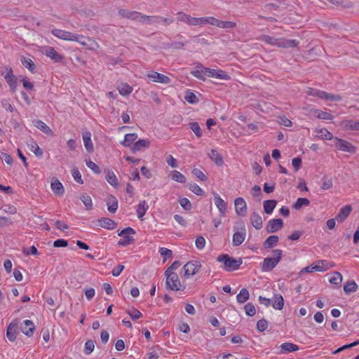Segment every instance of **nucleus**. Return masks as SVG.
Returning <instances> with one entry per match:
<instances>
[{
    "label": "nucleus",
    "mask_w": 359,
    "mask_h": 359,
    "mask_svg": "<svg viewBox=\"0 0 359 359\" xmlns=\"http://www.w3.org/2000/svg\"><path fill=\"white\" fill-rule=\"evenodd\" d=\"M358 289V286L354 280H349L344 285V291L347 294L356 292Z\"/></svg>",
    "instance_id": "c756f323"
},
{
    "label": "nucleus",
    "mask_w": 359,
    "mask_h": 359,
    "mask_svg": "<svg viewBox=\"0 0 359 359\" xmlns=\"http://www.w3.org/2000/svg\"><path fill=\"white\" fill-rule=\"evenodd\" d=\"M34 126L48 135L53 136V132L43 121L37 120L34 122Z\"/></svg>",
    "instance_id": "bb28decb"
},
{
    "label": "nucleus",
    "mask_w": 359,
    "mask_h": 359,
    "mask_svg": "<svg viewBox=\"0 0 359 359\" xmlns=\"http://www.w3.org/2000/svg\"><path fill=\"white\" fill-rule=\"evenodd\" d=\"M189 128L195 133L197 137H201L203 135L202 130L197 122L189 123Z\"/></svg>",
    "instance_id": "de8ad7c7"
},
{
    "label": "nucleus",
    "mask_w": 359,
    "mask_h": 359,
    "mask_svg": "<svg viewBox=\"0 0 359 359\" xmlns=\"http://www.w3.org/2000/svg\"><path fill=\"white\" fill-rule=\"evenodd\" d=\"M137 135L136 133L126 134L124 140L121 142V144L126 147H129L132 145V143L137 140Z\"/></svg>",
    "instance_id": "2f4dec72"
},
{
    "label": "nucleus",
    "mask_w": 359,
    "mask_h": 359,
    "mask_svg": "<svg viewBox=\"0 0 359 359\" xmlns=\"http://www.w3.org/2000/svg\"><path fill=\"white\" fill-rule=\"evenodd\" d=\"M217 260L219 262L223 264L221 268L229 272L238 269L243 263V261L241 258L236 259L232 257H230L227 254H222L219 255L217 257Z\"/></svg>",
    "instance_id": "f03ea898"
},
{
    "label": "nucleus",
    "mask_w": 359,
    "mask_h": 359,
    "mask_svg": "<svg viewBox=\"0 0 359 359\" xmlns=\"http://www.w3.org/2000/svg\"><path fill=\"white\" fill-rule=\"evenodd\" d=\"M344 126L352 130H359V121L347 120L344 122Z\"/></svg>",
    "instance_id": "a18cd8bd"
},
{
    "label": "nucleus",
    "mask_w": 359,
    "mask_h": 359,
    "mask_svg": "<svg viewBox=\"0 0 359 359\" xmlns=\"http://www.w3.org/2000/svg\"><path fill=\"white\" fill-rule=\"evenodd\" d=\"M21 62L22 65L27 68L31 72L34 73L36 69V65L30 58L22 57Z\"/></svg>",
    "instance_id": "a19ab883"
},
{
    "label": "nucleus",
    "mask_w": 359,
    "mask_h": 359,
    "mask_svg": "<svg viewBox=\"0 0 359 359\" xmlns=\"http://www.w3.org/2000/svg\"><path fill=\"white\" fill-rule=\"evenodd\" d=\"M86 165L96 174L101 172L100 167L90 160L86 161Z\"/></svg>",
    "instance_id": "0e129e2a"
},
{
    "label": "nucleus",
    "mask_w": 359,
    "mask_h": 359,
    "mask_svg": "<svg viewBox=\"0 0 359 359\" xmlns=\"http://www.w3.org/2000/svg\"><path fill=\"white\" fill-rule=\"evenodd\" d=\"M318 135L323 140H332V134L325 128H322L318 131Z\"/></svg>",
    "instance_id": "603ef678"
},
{
    "label": "nucleus",
    "mask_w": 359,
    "mask_h": 359,
    "mask_svg": "<svg viewBox=\"0 0 359 359\" xmlns=\"http://www.w3.org/2000/svg\"><path fill=\"white\" fill-rule=\"evenodd\" d=\"M166 276V288L168 290L178 291L184 290L185 286L180 283L178 275L176 273H165Z\"/></svg>",
    "instance_id": "39448f33"
},
{
    "label": "nucleus",
    "mask_w": 359,
    "mask_h": 359,
    "mask_svg": "<svg viewBox=\"0 0 359 359\" xmlns=\"http://www.w3.org/2000/svg\"><path fill=\"white\" fill-rule=\"evenodd\" d=\"M51 189L53 193L59 196H61L64 194L65 189L62 184L58 180H55L51 183Z\"/></svg>",
    "instance_id": "5701e85b"
},
{
    "label": "nucleus",
    "mask_w": 359,
    "mask_h": 359,
    "mask_svg": "<svg viewBox=\"0 0 359 359\" xmlns=\"http://www.w3.org/2000/svg\"><path fill=\"white\" fill-rule=\"evenodd\" d=\"M148 78L154 82L168 84L171 82V79L162 74L151 71L147 74Z\"/></svg>",
    "instance_id": "f8f14e48"
},
{
    "label": "nucleus",
    "mask_w": 359,
    "mask_h": 359,
    "mask_svg": "<svg viewBox=\"0 0 359 359\" xmlns=\"http://www.w3.org/2000/svg\"><path fill=\"white\" fill-rule=\"evenodd\" d=\"M192 173L197 178L200 179L202 181H206L208 180L207 176L201 170L198 168H194L192 170Z\"/></svg>",
    "instance_id": "774afa93"
},
{
    "label": "nucleus",
    "mask_w": 359,
    "mask_h": 359,
    "mask_svg": "<svg viewBox=\"0 0 359 359\" xmlns=\"http://www.w3.org/2000/svg\"><path fill=\"white\" fill-rule=\"evenodd\" d=\"M307 94L313 97H318L319 98L323 99L325 95V91H322L320 90L309 88Z\"/></svg>",
    "instance_id": "bf43d9fd"
},
{
    "label": "nucleus",
    "mask_w": 359,
    "mask_h": 359,
    "mask_svg": "<svg viewBox=\"0 0 359 359\" xmlns=\"http://www.w3.org/2000/svg\"><path fill=\"white\" fill-rule=\"evenodd\" d=\"M205 72H208L207 76L212 77L220 80L228 81L230 79L229 75L226 72L222 69H215L206 68Z\"/></svg>",
    "instance_id": "9d476101"
},
{
    "label": "nucleus",
    "mask_w": 359,
    "mask_h": 359,
    "mask_svg": "<svg viewBox=\"0 0 359 359\" xmlns=\"http://www.w3.org/2000/svg\"><path fill=\"white\" fill-rule=\"evenodd\" d=\"M259 40L265 42L271 46H277L279 48H293L299 44V41L295 39H287L285 38H274L269 35H262Z\"/></svg>",
    "instance_id": "f257e3e1"
},
{
    "label": "nucleus",
    "mask_w": 359,
    "mask_h": 359,
    "mask_svg": "<svg viewBox=\"0 0 359 359\" xmlns=\"http://www.w3.org/2000/svg\"><path fill=\"white\" fill-rule=\"evenodd\" d=\"M151 142L149 140H140L136 142L131 147V151L136 153L137 151H143L144 149L149 147Z\"/></svg>",
    "instance_id": "aec40b11"
},
{
    "label": "nucleus",
    "mask_w": 359,
    "mask_h": 359,
    "mask_svg": "<svg viewBox=\"0 0 359 359\" xmlns=\"http://www.w3.org/2000/svg\"><path fill=\"white\" fill-rule=\"evenodd\" d=\"M51 33L53 36H55V37L59 38L60 39H63V40H66V41H77L83 46L87 45L85 41L79 40L80 38L84 39V37L81 35L74 34L72 32L59 29H52Z\"/></svg>",
    "instance_id": "20e7f679"
},
{
    "label": "nucleus",
    "mask_w": 359,
    "mask_h": 359,
    "mask_svg": "<svg viewBox=\"0 0 359 359\" xmlns=\"http://www.w3.org/2000/svg\"><path fill=\"white\" fill-rule=\"evenodd\" d=\"M273 257L264 258L261 266L262 271L268 272L273 269L280 261L283 255V251L280 249L273 250Z\"/></svg>",
    "instance_id": "7ed1b4c3"
},
{
    "label": "nucleus",
    "mask_w": 359,
    "mask_h": 359,
    "mask_svg": "<svg viewBox=\"0 0 359 359\" xmlns=\"http://www.w3.org/2000/svg\"><path fill=\"white\" fill-rule=\"evenodd\" d=\"M184 100L190 104H196L198 102V99L196 95L190 90L186 92Z\"/></svg>",
    "instance_id": "09e8293b"
},
{
    "label": "nucleus",
    "mask_w": 359,
    "mask_h": 359,
    "mask_svg": "<svg viewBox=\"0 0 359 359\" xmlns=\"http://www.w3.org/2000/svg\"><path fill=\"white\" fill-rule=\"evenodd\" d=\"M207 67H204L201 64H198L195 70H193L191 72V74L196 78L205 81V76H207L208 72H205Z\"/></svg>",
    "instance_id": "412c9836"
},
{
    "label": "nucleus",
    "mask_w": 359,
    "mask_h": 359,
    "mask_svg": "<svg viewBox=\"0 0 359 359\" xmlns=\"http://www.w3.org/2000/svg\"><path fill=\"white\" fill-rule=\"evenodd\" d=\"M185 43L182 41H174L166 45L168 48L182 49L184 47Z\"/></svg>",
    "instance_id": "680f3d73"
},
{
    "label": "nucleus",
    "mask_w": 359,
    "mask_h": 359,
    "mask_svg": "<svg viewBox=\"0 0 359 359\" xmlns=\"http://www.w3.org/2000/svg\"><path fill=\"white\" fill-rule=\"evenodd\" d=\"M209 156L217 165H222L224 163L222 156L216 149H211Z\"/></svg>",
    "instance_id": "72a5a7b5"
},
{
    "label": "nucleus",
    "mask_w": 359,
    "mask_h": 359,
    "mask_svg": "<svg viewBox=\"0 0 359 359\" xmlns=\"http://www.w3.org/2000/svg\"><path fill=\"white\" fill-rule=\"evenodd\" d=\"M31 151L37 156V157H41L43 156V150L39 147L37 143L34 141H32L31 144H29Z\"/></svg>",
    "instance_id": "c03bdc74"
},
{
    "label": "nucleus",
    "mask_w": 359,
    "mask_h": 359,
    "mask_svg": "<svg viewBox=\"0 0 359 359\" xmlns=\"http://www.w3.org/2000/svg\"><path fill=\"white\" fill-rule=\"evenodd\" d=\"M83 140L86 151L89 153L93 151V144L91 140V133L90 131L85 130L82 133Z\"/></svg>",
    "instance_id": "6ab92c4d"
},
{
    "label": "nucleus",
    "mask_w": 359,
    "mask_h": 359,
    "mask_svg": "<svg viewBox=\"0 0 359 359\" xmlns=\"http://www.w3.org/2000/svg\"><path fill=\"white\" fill-rule=\"evenodd\" d=\"M236 23L231 21H223L219 19L217 20L216 27L222 29H232L236 27Z\"/></svg>",
    "instance_id": "4c0bfd02"
},
{
    "label": "nucleus",
    "mask_w": 359,
    "mask_h": 359,
    "mask_svg": "<svg viewBox=\"0 0 359 359\" xmlns=\"http://www.w3.org/2000/svg\"><path fill=\"white\" fill-rule=\"evenodd\" d=\"M244 309H245L246 315L248 316L252 317V316H255L256 313V309L252 303L249 302V303L246 304L244 306Z\"/></svg>",
    "instance_id": "864d4df0"
},
{
    "label": "nucleus",
    "mask_w": 359,
    "mask_h": 359,
    "mask_svg": "<svg viewBox=\"0 0 359 359\" xmlns=\"http://www.w3.org/2000/svg\"><path fill=\"white\" fill-rule=\"evenodd\" d=\"M269 323L266 320L261 319L257 323V329L259 332H264L267 330Z\"/></svg>",
    "instance_id": "13d9d810"
},
{
    "label": "nucleus",
    "mask_w": 359,
    "mask_h": 359,
    "mask_svg": "<svg viewBox=\"0 0 359 359\" xmlns=\"http://www.w3.org/2000/svg\"><path fill=\"white\" fill-rule=\"evenodd\" d=\"M284 306V299L281 294H276L273 298L272 306L277 310H281Z\"/></svg>",
    "instance_id": "cd10ccee"
},
{
    "label": "nucleus",
    "mask_w": 359,
    "mask_h": 359,
    "mask_svg": "<svg viewBox=\"0 0 359 359\" xmlns=\"http://www.w3.org/2000/svg\"><path fill=\"white\" fill-rule=\"evenodd\" d=\"M132 87L127 83L122 84L118 88L119 93L122 95H128L132 93Z\"/></svg>",
    "instance_id": "5fc2aeb1"
},
{
    "label": "nucleus",
    "mask_w": 359,
    "mask_h": 359,
    "mask_svg": "<svg viewBox=\"0 0 359 359\" xmlns=\"http://www.w3.org/2000/svg\"><path fill=\"white\" fill-rule=\"evenodd\" d=\"M236 213L240 216L245 215L247 212V205L243 198H237L234 201Z\"/></svg>",
    "instance_id": "4468645a"
},
{
    "label": "nucleus",
    "mask_w": 359,
    "mask_h": 359,
    "mask_svg": "<svg viewBox=\"0 0 359 359\" xmlns=\"http://www.w3.org/2000/svg\"><path fill=\"white\" fill-rule=\"evenodd\" d=\"M188 187L189 190L198 196H203L205 194L204 191L196 183H190Z\"/></svg>",
    "instance_id": "8fccbe9b"
},
{
    "label": "nucleus",
    "mask_w": 359,
    "mask_h": 359,
    "mask_svg": "<svg viewBox=\"0 0 359 359\" xmlns=\"http://www.w3.org/2000/svg\"><path fill=\"white\" fill-rule=\"evenodd\" d=\"M135 234V231L131 227H127L118 233V236L122 237L118 241V245L120 246H127L135 241V239L130 235Z\"/></svg>",
    "instance_id": "423d86ee"
},
{
    "label": "nucleus",
    "mask_w": 359,
    "mask_h": 359,
    "mask_svg": "<svg viewBox=\"0 0 359 359\" xmlns=\"http://www.w3.org/2000/svg\"><path fill=\"white\" fill-rule=\"evenodd\" d=\"M45 55L50 57L55 62H60L62 60L64 57L58 53L54 48L51 46H47L45 48Z\"/></svg>",
    "instance_id": "2eb2a0df"
},
{
    "label": "nucleus",
    "mask_w": 359,
    "mask_h": 359,
    "mask_svg": "<svg viewBox=\"0 0 359 359\" xmlns=\"http://www.w3.org/2000/svg\"><path fill=\"white\" fill-rule=\"evenodd\" d=\"M177 20L189 25H203L202 18H194L183 12H179L177 13Z\"/></svg>",
    "instance_id": "6e6552de"
},
{
    "label": "nucleus",
    "mask_w": 359,
    "mask_h": 359,
    "mask_svg": "<svg viewBox=\"0 0 359 359\" xmlns=\"http://www.w3.org/2000/svg\"><path fill=\"white\" fill-rule=\"evenodd\" d=\"M277 205V201L276 200H266L263 203V207L264 212L269 215L271 214L274 208Z\"/></svg>",
    "instance_id": "c85d7f7f"
},
{
    "label": "nucleus",
    "mask_w": 359,
    "mask_h": 359,
    "mask_svg": "<svg viewBox=\"0 0 359 359\" xmlns=\"http://www.w3.org/2000/svg\"><path fill=\"white\" fill-rule=\"evenodd\" d=\"M310 204V201L306 198H299L296 202L293 204V208L299 210L303 206H308Z\"/></svg>",
    "instance_id": "ea45409f"
},
{
    "label": "nucleus",
    "mask_w": 359,
    "mask_h": 359,
    "mask_svg": "<svg viewBox=\"0 0 359 359\" xmlns=\"http://www.w3.org/2000/svg\"><path fill=\"white\" fill-rule=\"evenodd\" d=\"M324 100H331L333 102H338L341 101L342 100V97L341 95L337 94H332V93H327L325 92V95L323 97Z\"/></svg>",
    "instance_id": "4d7b16f0"
},
{
    "label": "nucleus",
    "mask_w": 359,
    "mask_h": 359,
    "mask_svg": "<svg viewBox=\"0 0 359 359\" xmlns=\"http://www.w3.org/2000/svg\"><path fill=\"white\" fill-rule=\"evenodd\" d=\"M334 145L339 150L354 154L356 152V147L351 142L338 137L334 138Z\"/></svg>",
    "instance_id": "0eeeda50"
},
{
    "label": "nucleus",
    "mask_w": 359,
    "mask_h": 359,
    "mask_svg": "<svg viewBox=\"0 0 359 359\" xmlns=\"http://www.w3.org/2000/svg\"><path fill=\"white\" fill-rule=\"evenodd\" d=\"M106 180L113 187H117L118 184V179L112 171L107 170Z\"/></svg>",
    "instance_id": "58836bf2"
},
{
    "label": "nucleus",
    "mask_w": 359,
    "mask_h": 359,
    "mask_svg": "<svg viewBox=\"0 0 359 359\" xmlns=\"http://www.w3.org/2000/svg\"><path fill=\"white\" fill-rule=\"evenodd\" d=\"M201 267V262L198 261H190L188 262L183 266L184 271V276L189 277L196 274L198 269Z\"/></svg>",
    "instance_id": "1a4fd4ad"
},
{
    "label": "nucleus",
    "mask_w": 359,
    "mask_h": 359,
    "mask_svg": "<svg viewBox=\"0 0 359 359\" xmlns=\"http://www.w3.org/2000/svg\"><path fill=\"white\" fill-rule=\"evenodd\" d=\"M170 175H171V178L176 182H178L180 183L186 182L187 180H186L185 176L184 175H182V173H180L177 170L172 171Z\"/></svg>",
    "instance_id": "79ce46f5"
},
{
    "label": "nucleus",
    "mask_w": 359,
    "mask_h": 359,
    "mask_svg": "<svg viewBox=\"0 0 359 359\" xmlns=\"http://www.w3.org/2000/svg\"><path fill=\"white\" fill-rule=\"evenodd\" d=\"M148 208L149 205L147 204L145 201H142L139 203L137 208V214L139 219L142 218Z\"/></svg>",
    "instance_id": "e433bc0d"
},
{
    "label": "nucleus",
    "mask_w": 359,
    "mask_h": 359,
    "mask_svg": "<svg viewBox=\"0 0 359 359\" xmlns=\"http://www.w3.org/2000/svg\"><path fill=\"white\" fill-rule=\"evenodd\" d=\"M94 348H95L94 341L93 340H88L85 344L84 353L86 355H89L93 351Z\"/></svg>",
    "instance_id": "052dcab7"
},
{
    "label": "nucleus",
    "mask_w": 359,
    "mask_h": 359,
    "mask_svg": "<svg viewBox=\"0 0 359 359\" xmlns=\"http://www.w3.org/2000/svg\"><path fill=\"white\" fill-rule=\"evenodd\" d=\"M283 226V221L282 219H272L268 222L266 226V231L267 233H271L278 231L281 229Z\"/></svg>",
    "instance_id": "9b49d317"
},
{
    "label": "nucleus",
    "mask_w": 359,
    "mask_h": 359,
    "mask_svg": "<svg viewBox=\"0 0 359 359\" xmlns=\"http://www.w3.org/2000/svg\"><path fill=\"white\" fill-rule=\"evenodd\" d=\"M245 229L244 228L241 229L240 231H236L233 235V245L238 246L245 241Z\"/></svg>",
    "instance_id": "a211bd4d"
},
{
    "label": "nucleus",
    "mask_w": 359,
    "mask_h": 359,
    "mask_svg": "<svg viewBox=\"0 0 359 359\" xmlns=\"http://www.w3.org/2000/svg\"><path fill=\"white\" fill-rule=\"evenodd\" d=\"M332 180L327 177H323L321 189L323 190H328L332 187Z\"/></svg>",
    "instance_id": "338daca9"
},
{
    "label": "nucleus",
    "mask_w": 359,
    "mask_h": 359,
    "mask_svg": "<svg viewBox=\"0 0 359 359\" xmlns=\"http://www.w3.org/2000/svg\"><path fill=\"white\" fill-rule=\"evenodd\" d=\"M311 111H313V114L317 118H318L320 119H323V120H332V119H333V116L332 114H330V113H328V112L323 111L321 110L316 109L311 110Z\"/></svg>",
    "instance_id": "c9c22d12"
},
{
    "label": "nucleus",
    "mask_w": 359,
    "mask_h": 359,
    "mask_svg": "<svg viewBox=\"0 0 359 359\" xmlns=\"http://www.w3.org/2000/svg\"><path fill=\"white\" fill-rule=\"evenodd\" d=\"M278 236L276 235L270 236L263 243V247L265 249L273 248L278 241Z\"/></svg>",
    "instance_id": "473e14b6"
},
{
    "label": "nucleus",
    "mask_w": 359,
    "mask_h": 359,
    "mask_svg": "<svg viewBox=\"0 0 359 359\" xmlns=\"http://www.w3.org/2000/svg\"><path fill=\"white\" fill-rule=\"evenodd\" d=\"M80 199L85 205L86 209L87 210L93 209V202L90 196L86 194H82L80 197Z\"/></svg>",
    "instance_id": "37998d69"
},
{
    "label": "nucleus",
    "mask_w": 359,
    "mask_h": 359,
    "mask_svg": "<svg viewBox=\"0 0 359 359\" xmlns=\"http://www.w3.org/2000/svg\"><path fill=\"white\" fill-rule=\"evenodd\" d=\"M214 202L219 210L220 216H224L226 211V202L217 194H214Z\"/></svg>",
    "instance_id": "dca6fc26"
},
{
    "label": "nucleus",
    "mask_w": 359,
    "mask_h": 359,
    "mask_svg": "<svg viewBox=\"0 0 359 359\" xmlns=\"http://www.w3.org/2000/svg\"><path fill=\"white\" fill-rule=\"evenodd\" d=\"M181 206L186 210H190L192 208V205L189 200L187 198H182L179 201Z\"/></svg>",
    "instance_id": "e2e57ef3"
},
{
    "label": "nucleus",
    "mask_w": 359,
    "mask_h": 359,
    "mask_svg": "<svg viewBox=\"0 0 359 359\" xmlns=\"http://www.w3.org/2000/svg\"><path fill=\"white\" fill-rule=\"evenodd\" d=\"M126 313L130 316L133 320H137L142 316V313L135 308L127 310Z\"/></svg>",
    "instance_id": "3c124183"
},
{
    "label": "nucleus",
    "mask_w": 359,
    "mask_h": 359,
    "mask_svg": "<svg viewBox=\"0 0 359 359\" xmlns=\"http://www.w3.org/2000/svg\"><path fill=\"white\" fill-rule=\"evenodd\" d=\"M250 222L252 225L257 230L262 228V219L261 216L255 212H254L250 216Z\"/></svg>",
    "instance_id": "b1692460"
},
{
    "label": "nucleus",
    "mask_w": 359,
    "mask_h": 359,
    "mask_svg": "<svg viewBox=\"0 0 359 359\" xmlns=\"http://www.w3.org/2000/svg\"><path fill=\"white\" fill-rule=\"evenodd\" d=\"M107 205L108 210L111 213H114L118 208L117 198L112 195L109 196L107 200Z\"/></svg>",
    "instance_id": "393cba45"
},
{
    "label": "nucleus",
    "mask_w": 359,
    "mask_h": 359,
    "mask_svg": "<svg viewBox=\"0 0 359 359\" xmlns=\"http://www.w3.org/2000/svg\"><path fill=\"white\" fill-rule=\"evenodd\" d=\"M159 252H160L161 255L164 257V261L167 258H171L172 257V250H170L166 248H161L159 249Z\"/></svg>",
    "instance_id": "69168bd1"
},
{
    "label": "nucleus",
    "mask_w": 359,
    "mask_h": 359,
    "mask_svg": "<svg viewBox=\"0 0 359 359\" xmlns=\"http://www.w3.org/2000/svg\"><path fill=\"white\" fill-rule=\"evenodd\" d=\"M352 211V207L351 205H346L341 208L336 216V219L339 222H343L346 220V219L348 217L351 212Z\"/></svg>",
    "instance_id": "f3484780"
},
{
    "label": "nucleus",
    "mask_w": 359,
    "mask_h": 359,
    "mask_svg": "<svg viewBox=\"0 0 359 359\" xmlns=\"http://www.w3.org/2000/svg\"><path fill=\"white\" fill-rule=\"evenodd\" d=\"M250 297V294L248 290L246 288H243L241 290L240 292L236 296V299L238 303L243 304L247 300H248Z\"/></svg>",
    "instance_id": "f704fd0d"
},
{
    "label": "nucleus",
    "mask_w": 359,
    "mask_h": 359,
    "mask_svg": "<svg viewBox=\"0 0 359 359\" xmlns=\"http://www.w3.org/2000/svg\"><path fill=\"white\" fill-rule=\"evenodd\" d=\"M17 324L14 323H11L7 328L6 331V337L11 341H14L16 339L17 334H16Z\"/></svg>",
    "instance_id": "a878e982"
},
{
    "label": "nucleus",
    "mask_w": 359,
    "mask_h": 359,
    "mask_svg": "<svg viewBox=\"0 0 359 359\" xmlns=\"http://www.w3.org/2000/svg\"><path fill=\"white\" fill-rule=\"evenodd\" d=\"M173 22L172 18H164L162 16L155 15L154 23L163 24L165 26L170 25Z\"/></svg>",
    "instance_id": "49530a36"
},
{
    "label": "nucleus",
    "mask_w": 359,
    "mask_h": 359,
    "mask_svg": "<svg viewBox=\"0 0 359 359\" xmlns=\"http://www.w3.org/2000/svg\"><path fill=\"white\" fill-rule=\"evenodd\" d=\"M35 329L34 325L32 320H26L24 321L23 325L21 327L22 332L28 337H31L34 334Z\"/></svg>",
    "instance_id": "4be33fe9"
},
{
    "label": "nucleus",
    "mask_w": 359,
    "mask_h": 359,
    "mask_svg": "<svg viewBox=\"0 0 359 359\" xmlns=\"http://www.w3.org/2000/svg\"><path fill=\"white\" fill-rule=\"evenodd\" d=\"M281 353H291L299 349V346L293 343L285 342L280 345Z\"/></svg>",
    "instance_id": "7c9ffc66"
},
{
    "label": "nucleus",
    "mask_w": 359,
    "mask_h": 359,
    "mask_svg": "<svg viewBox=\"0 0 359 359\" xmlns=\"http://www.w3.org/2000/svg\"><path fill=\"white\" fill-rule=\"evenodd\" d=\"M96 225L102 228L113 230L116 227L117 224L112 219L107 217H102L96 220Z\"/></svg>",
    "instance_id": "ddd939ff"
},
{
    "label": "nucleus",
    "mask_w": 359,
    "mask_h": 359,
    "mask_svg": "<svg viewBox=\"0 0 359 359\" xmlns=\"http://www.w3.org/2000/svg\"><path fill=\"white\" fill-rule=\"evenodd\" d=\"M330 283L334 285H339L342 281V276L339 272H334V276L330 278Z\"/></svg>",
    "instance_id": "6e6d98bb"
}]
</instances>
